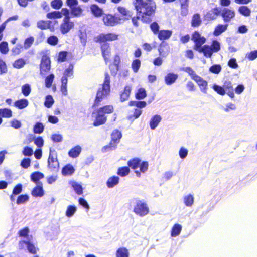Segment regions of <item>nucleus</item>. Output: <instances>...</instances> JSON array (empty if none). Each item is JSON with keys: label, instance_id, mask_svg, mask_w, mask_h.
<instances>
[{"label": "nucleus", "instance_id": "f257e3e1", "mask_svg": "<svg viewBox=\"0 0 257 257\" xmlns=\"http://www.w3.org/2000/svg\"><path fill=\"white\" fill-rule=\"evenodd\" d=\"M134 5L142 17V20L145 22L150 21V17L154 15L156 10V4L152 0H136Z\"/></svg>", "mask_w": 257, "mask_h": 257}, {"label": "nucleus", "instance_id": "f03ea898", "mask_svg": "<svg viewBox=\"0 0 257 257\" xmlns=\"http://www.w3.org/2000/svg\"><path fill=\"white\" fill-rule=\"evenodd\" d=\"M110 91V77L108 73H106L103 84L102 87L98 89L97 93L95 104L97 105L103 98L107 97Z\"/></svg>", "mask_w": 257, "mask_h": 257}, {"label": "nucleus", "instance_id": "7ed1b4c3", "mask_svg": "<svg viewBox=\"0 0 257 257\" xmlns=\"http://www.w3.org/2000/svg\"><path fill=\"white\" fill-rule=\"evenodd\" d=\"M127 164L132 169L135 170V173L138 177H140V172L145 173L148 168V163L147 162H141V160L139 158H134L130 160Z\"/></svg>", "mask_w": 257, "mask_h": 257}, {"label": "nucleus", "instance_id": "20e7f679", "mask_svg": "<svg viewBox=\"0 0 257 257\" xmlns=\"http://www.w3.org/2000/svg\"><path fill=\"white\" fill-rule=\"evenodd\" d=\"M134 212L136 215L143 217L149 213V208L145 202L141 200H137L134 207Z\"/></svg>", "mask_w": 257, "mask_h": 257}, {"label": "nucleus", "instance_id": "39448f33", "mask_svg": "<svg viewBox=\"0 0 257 257\" xmlns=\"http://www.w3.org/2000/svg\"><path fill=\"white\" fill-rule=\"evenodd\" d=\"M192 40L194 42L195 45L194 49L195 50H199L201 46L205 43L206 39L202 36L197 31L195 32L193 35Z\"/></svg>", "mask_w": 257, "mask_h": 257}, {"label": "nucleus", "instance_id": "423d86ee", "mask_svg": "<svg viewBox=\"0 0 257 257\" xmlns=\"http://www.w3.org/2000/svg\"><path fill=\"white\" fill-rule=\"evenodd\" d=\"M50 68L51 61L49 58L46 55L43 56L40 64V74L45 75L50 70Z\"/></svg>", "mask_w": 257, "mask_h": 257}, {"label": "nucleus", "instance_id": "0eeeda50", "mask_svg": "<svg viewBox=\"0 0 257 257\" xmlns=\"http://www.w3.org/2000/svg\"><path fill=\"white\" fill-rule=\"evenodd\" d=\"M48 163L49 168L52 170L57 169L59 167V164L57 160V156L55 152H53L51 149L50 150Z\"/></svg>", "mask_w": 257, "mask_h": 257}, {"label": "nucleus", "instance_id": "6e6552de", "mask_svg": "<svg viewBox=\"0 0 257 257\" xmlns=\"http://www.w3.org/2000/svg\"><path fill=\"white\" fill-rule=\"evenodd\" d=\"M120 19L111 14L105 15L103 16V21L105 25L113 26L118 24Z\"/></svg>", "mask_w": 257, "mask_h": 257}, {"label": "nucleus", "instance_id": "1a4fd4ad", "mask_svg": "<svg viewBox=\"0 0 257 257\" xmlns=\"http://www.w3.org/2000/svg\"><path fill=\"white\" fill-rule=\"evenodd\" d=\"M96 39L97 41L104 43L106 41H114L117 39V35L113 33L101 34L97 37Z\"/></svg>", "mask_w": 257, "mask_h": 257}, {"label": "nucleus", "instance_id": "9d476101", "mask_svg": "<svg viewBox=\"0 0 257 257\" xmlns=\"http://www.w3.org/2000/svg\"><path fill=\"white\" fill-rule=\"evenodd\" d=\"M74 26V24L72 22L68 20V18H64L63 22L60 26V30L62 34H66L68 33Z\"/></svg>", "mask_w": 257, "mask_h": 257}, {"label": "nucleus", "instance_id": "9b49d317", "mask_svg": "<svg viewBox=\"0 0 257 257\" xmlns=\"http://www.w3.org/2000/svg\"><path fill=\"white\" fill-rule=\"evenodd\" d=\"M23 244H25L27 245V249L30 253L34 254L37 253L38 249L37 248L35 245L31 243L30 239H29L28 240H23L20 241V248H22L23 247Z\"/></svg>", "mask_w": 257, "mask_h": 257}, {"label": "nucleus", "instance_id": "f8f14e48", "mask_svg": "<svg viewBox=\"0 0 257 257\" xmlns=\"http://www.w3.org/2000/svg\"><path fill=\"white\" fill-rule=\"evenodd\" d=\"M193 80L197 83L200 87V90L202 92L206 93L208 85L207 81L204 80L203 78L198 75L195 76Z\"/></svg>", "mask_w": 257, "mask_h": 257}, {"label": "nucleus", "instance_id": "ddd939ff", "mask_svg": "<svg viewBox=\"0 0 257 257\" xmlns=\"http://www.w3.org/2000/svg\"><path fill=\"white\" fill-rule=\"evenodd\" d=\"M224 21L229 22L235 16V12L232 10L224 8L221 13Z\"/></svg>", "mask_w": 257, "mask_h": 257}, {"label": "nucleus", "instance_id": "4468645a", "mask_svg": "<svg viewBox=\"0 0 257 257\" xmlns=\"http://www.w3.org/2000/svg\"><path fill=\"white\" fill-rule=\"evenodd\" d=\"M178 78V75L172 72L167 73L164 77V81L166 85H170L174 83Z\"/></svg>", "mask_w": 257, "mask_h": 257}, {"label": "nucleus", "instance_id": "2eb2a0df", "mask_svg": "<svg viewBox=\"0 0 257 257\" xmlns=\"http://www.w3.org/2000/svg\"><path fill=\"white\" fill-rule=\"evenodd\" d=\"M106 120V117L102 112V110H98L96 119L93 123L94 126H98L104 124Z\"/></svg>", "mask_w": 257, "mask_h": 257}, {"label": "nucleus", "instance_id": "dca6fc26", "mask_svg": "<svg viewBox=\"0 0 257 257\" xmlns=\"http://www.w3.org/2000/svg\"><path fill=\"white\" fill-rule=\"evenodd\" d=\"M162 120V117L158 114L153 115L149 121L150 127L151 130H155L159 125Z\"/></svg>", "mask_w": 257, "mask_h": 257}, {"label": "nucleus", "instance_id": "f3484780", "mask_svg": "<svg viewBox=\"0 0 257 257\" xmlns=\"http://www.w3.org/2000/svg\"><path fill=\"white\" fill-rule=\"evenodd\" d=\"M159 55L162 57H166L169 53V48L166 43L162 42L158 48Z\"/></svg>", "mask_w": 257, "mask_h": 257}, {"label": "nucleus", "instance_id": "a211bd4d", "mask_svg": "<svg viewBox=\"0 0 257 257\" xmlns=\"http://www.w3.org/2000/svg\"><path fill=\"white\" fill-rule=\"evenodd\" d=\"M199 50H197L199 53H203L204 56L206 57H211L212 53H213L211 48L208 45H205L203 47H201Z\"/></svg>", "mask_w": 257, "mask_h": 257}, {"label": "nucleus", "instance_id": "6ab92c4d", "mask_svg": "<svg viewBox=\"0 0 257 257\" xmlns=\"http://www.w3.org/2000/svg\"><path fill=\"white\" fill-rule=\"evenodd\" d=\"M172 34V31L169 30H160L158 34V38L160 40H165L169 39Z\"/></svg>", "mask_w": 257, "mask_h": 257}, {"label": "nucleus", "instance_id": "aec40b11", "mask_svg": "<svg viewBox=\"0 0 257 257\" xmlns=\"http://www.w3.org/2000/svg\"><path fill=\"white\" fill-rule=\"evenodd\" d=\"M32 195L35 197H42L44 195L42 183L38 182L37 186L32 191Z\"/></svg>", "mask_w": 257, "mask_h": 257}, {"label": "nucleus", "instance_id": "412c9836", "mask_svg": "<svg viewBox=\"0 0 257 257\" xmlns=\"http://www.w3.org/2000/svg\"><path fill=\"white\" fill-rule=\"evenodd\" d=\"M101 51L104 59L107 61L110 56V49L108 43H104L101 46Z\"/></svg>", "mask_w": 257, "mask_h": 257}, {"label": "nucleus", "instance_id": "4be33fe9", "mask_svg": "<svg viewBox=\"0 0 257 257\" xmlns=\"http://www.w3.org/2000/svg\"><path fill=\"white\" fill-rule=\"evenodd\" d=\"M28 105L29 101L26 99H21L15 101L14 103V106L20 109L26 108Z\"/></svg>", "mask_w": 257, "mask_h": 257}, {"label": "nucleus", "instance_id": "5701e85b", "mask_svg": "<svg viewBox=\"0 0 257 257\" xmlns=\"http://www.w3.org/2000/svg\"><path fill=\"white\" fill-rule=\"evenodd\" d=\"M228 25L227 24L222 25H218L215 28L213 32V34L215 36H219L222 33L225 31L227 30Z\"/></svg>", "mask_w": 257, "mask_h": 257}, {"label": "nucleus", "instance_id": "b1692460", "mask_svg": "<svg viewBox=\"0 0 257 257\" xmlns=\"http://www.w3.org/2000/svg\"><path fill=\"white\" fill-rule=\"evenodd\" d=\"M116 257H129L128 250L125 247L119 248L116 251Z\"/></svg>", "mask_w": 257, "mask_h": 257}, {"label": "nucleus", "instance_id": "393cba45", "mask_svg": "<svg viewBox=\"0 0 257 257\" xmlns=\"http://www.w3.org/2000/svg\"><path fill=\"white\" fill-rule=\"evenodd\" d=\"M202 23L200 15L197 13L192 16L191 21V25L193 27H196L199 26Z\"/></svg>", "mask_w": 257, "mask_h": 257}, {"label": "nucleus", "instance_id": "a878e982", "mask_svg": "<svg viewBox=\"0 0 257 257\" xmlns=\"http://www.w3.org/2000/svg\"><path fill=\"white\" fill-rule=\"evenodd\" d=\"M119 178L117 176H113L110 177L107 182L106 184L108 188H112L115 185H117L119 183Z\"/></svg>", "mask_w": 257, "mask_h": 257}, {"label": "nucleus", "instance_id": "bb28decb", "mask_svg": "<svg viewBox=\"0 0 257 257\" xmlns=\"http://www.w3.org/2000/svg\"><path fill=\"white\" fill-rule=\"evenodd\" d=\"M131 92V87L127 86L124 88L123 92L120 94V100L123 102L127 100Z\"/></svg>", "mask_w": 257, "mask_h": 257}, {"label": "nucleus", "instance_id": "cd10ccee", "mask_svg": "<svg viewBox=\"0 0 257 257\" xmlns=\"http://www.w3.org/2000/svg\"><path fill=\"white\" fill-rule=\"evenodd\" d=\"M73 167L71 165H67L64 167L62 170V173L64 176L72 175L74 172Z\"/></svg>", "mask_w": 257, "mask_h": 257}, {"label": "nucleus", "instance_id": "c85d7f7f", "mask_svg": "<svg viewBox=\"0 0 257 257\" xmlns=\"http://www.w3.org/2000/svg\"><path fill=\"white\" fill-rule=\"evenodd\" d=\"M81 151V147L80 146H77L70 150L69 155L72 158H76L79 156Z\"/></svg>", "mask_w": 257, "mask_h": 257}, {"label": "nucleus", "instance_id": "c756f323", "mask_svg": "<svg viewBox=\"0 0 257 257\" xmlns=\"http://www.w3.org/2000/svg\"><path fill=\"white\" fill-rule=\"evenodd\" d=\"M70 184L77 194L81 195L83 193V188L80 184L75 181H71Z\"/></svg>", "mask_w": 257, "mask_h": 257}, {"label": "nucleus", "instance_id": "7c9ffc66", "mask_svg": "<svg viewBox=\"0 0 257 257\" xmlns=\"http://www.w3.org/2000/svg\"><path fill=\"white\" fill-rule=\"evenodd\" d=\"M182 230V226L178 224H175L172 229L171 236L172 237H176L178 236Z\"/></svg>", "mask_w": 257, "mask_h": 257}, {"label": "nucleus", "instance_id": "2f4dec72", "mask_svg": "<svg viewBox=\"0 0 257 257\" xmlns=\"http://www.w3.org/2000/svg\"><path fill=\"white\" fill-rule=\"evenodd\" d=\"M183 200L186 206L191 207L194 203V197L192 195L189 194L184 197Z\"/></svg>", "mask_w": 257, "mask_h": 257}, {"label": "nucleus", "instance_id": "473e14b6", "mask_svg": "<svg viewBox=\"0 0 257 257\" xmlns=\"http://www.w3.org/2000/svg\"><path fill=\"white\" fill-rule=\"evenodd\" d=\"M77 211V208L74 205L68 206L66 211V216L68 217H71Z\"/></svg>", "mask_w": 257, "mask_h": 257}, {"label": "nucleus", "instance_id": "72a5a7b5", "mask_svg": "<svg viewBox=\"0 0 257 257\" xmlns=\"http://www.w3.org/2000/svg\"><path fill=\"white\" fill-rule=\"evenodd\" d=\"M25 64V60L22 58H20L15 61L13 64V66L15 68L20 69L21 68H23Z\"/></svg>", "mask_w": 257, "mask_h": 257}, {"label": "nucleus", "instance_id": "f704fd0d", "mask_svg": "<svg viewBox=\"0 0 257 257\" xmlns=\"http://www.w3.org/2000/svg\"><path fill=\"white\" fill-rule=\"evenodd\" d=\"M238 11L241 14L246 17L249 16L251 14L250 10L247 6H245L240 7Z\"/></svg>", "mask_w": 257, "mask_h": 257}, {"label": "nucleus", "instance_id": "c9c22d12", "mask_svg": "<svg viewBox=\"0 0 257 257\" xmlns=\"http://www.w3.org/2000/svg\"><path fill=\"white\" fill-rule=\"evenodd\" d=\"M112 141L115 143H118L120 139L121 138V133L118 130H115L113 132L111 135Z\"/></svg>", "mask_w": 257, "mask_h": 257}, {"label": "nucleus", "instance_id": "e433bc0d", "mask_svg": "<svg viewBox=\"0 0 257 257\" xmlns=\"http://www.w3.org/2000/svg\"><path fill=\"white\" fill-rule=\"evenodd\" d=\"M68 80L65 77H62L61 79V91L62 94L64 95H66L67 94V84Z\"/></svg>", "mask_w": 257, "mask_h": 257}, {"label": "nucleus", "instance_id": "4c0bfd02", "mask_svg": "<svg viewBox=\"0 0 257 257\" xmlns=\"http://www.w3.org/2000/svg\"><path fill=\"white\" fill-rule=\"evenodd\" d=\"M82 12V9L80 8V7L78 6V5L71 8V14L74 16L75 17L80 16L81 15Z\"/></svg>", "mask_w": 257, "mask_h": 257}, {"label": "nucleus", "instance_id": "58836bf2", "mask_svg": "<svg viewBox=\"0 0 257 257\" xmlns=\"http://www.w3.org/2000/svg\"><path fill=\"white\" fill-rule=\"evenodd\" d=\"M90 9L92 13L96 16H100L102 14V10L96 5H92Z\"/></svg>", "mask_w": 257, "mask_h": 257}, {"label": "nucleus", "instance_id": "ea45409f", "mask_svg": "<svg viewBox=\"0 0 257 257\" xmlns=\"http://www.w3.org/2000/svg\"><path fill=\"white\" fill-rule=\"evenodd\" d=\"M118 10L120 13H121L123 16H125V19H128L129 18L132 16L131 12H130L124 7H119L118 8Z\"/></svg>", "mask_w": 257, "mask_h": 257}, {"label": "nucleus", "instance_id": "a19ab883", "mask_svg": "<svg viewBox=\"0 0 257 257\" xmlns=\"http://www.w3.org/2000/svg\"><path fill=\"white\" fill-rule=\"evenodd\" d=\"M0 116L3 117L9 118L12 116V112L10 109H0Z\"/></svg>", "mask_w": 257, "mask_h": 257}, {"label": "nucleus", "instance_id": "79ce46f5", "mask_svg": "<svg viewBox=\"0 0 257 257\" xmlns=\"http://www.w3.org/2000/svg\"><path fill=\"white\" fill-rule=\"evenodd\" d=\"M44 177V175L39 172H35L31 175V180L35 182H37L40 179Z\"/></svg>", "mask_w": 257, "mask_h": 257}, {"label": "nucleus", "instance_id": "37998d69", "mask_svg": "<svg viewBox=\"0 0 257 257\" xmlns=\"http://www.w3.org/2000/svg\"><path fill=\"white\" fill-rule=\"evenodd\" d=\"M146 96V92L144 88H141L138 89L136 93V98L137 99H144Z\"/></svg>", "mask_w": 257, "mask_h": 257}, {"label": "nucleus", "instance_id": "c03bdc74", "mask_svg": "<svg viewBox=\"0 0 257 257\" xmlns=\"http://www.w3.org/2000/svg\"><path fill=\"white\" fill-rule=\"evenodd\" d=\"M31 86L28 84H24L22 87V92L25 96H28L31 93Z\"/></svg>", "mask_w": 257, "mask_h": 257}, {"label": "nucleus", "instance_id": "a18cd8bd", "mask_svg": "<svg viewBox=\"0 0 257 257\" xmlns=\"http://www.w3.org/2000/svg\"><path fill=\"white\" fill-rule=\"evenodd\" d=\"M141 66V61L139 59L134 60L132 63V68L135 73H137Z\"/></svg>", "mask_w": 257, "mask_h": 257}, {"label": "nucleus", "instance_id": "49530a36", "mask_svg": "<svg viewBox=\"0 0 257 257\" xmlns=\"http://www.w3.org/2000/svg\"><path fill=\"white\" fill-rule=\"evenodd\" d=\"M73 65L70 64L68 67L65 70L64 75L62 77H65L67 79L68 77H70L73 75Z\"/></svg>", "mask_w": 257, "mask_h": 257}, {"label": "nucleus", "instance_id": "de8ad7c7", "mask_svg": "<svg viewBox=\"0 0 257 257\" xmlns=\"http://www.w3.org/2000/svg\"><path fill=\"white\" fill-rule=\"evenodd\" d=\"M44 126L42 123L37 122L34 127V132L37 134H41L44 130Z\"/></svg>", "mask_w": 257, "mask_h": 257}, {"label": "nucleus", "instance_id": "09e8293b", "mask_svg": "<svg viewBox=\"0 0 257 257\" xmlns=\"http://www.w3.org/2000/svg\"><path fill=\"white\" fill-rule=\"evenodd\" d=\"M221 108L226 112L235 110L236 108L235 105L232 103H228L225 106H222Z\"/></svg>", "mask_w": 257, "mask_h": 257}, {"label": "nucleus", "instance_id": "8fccbe9b", "mask_svg": "<svg viewBox=\"0 0 257 257\" xmlns=\"http://www.w3.org/2000/svg\"><path fill=\"white\" fill-rule=\"evenodd\" d=\"M54 75L53 74L48 76L45 79V86L47 88H50L53 82Z\"/></svg>", "mask_w": 257, "mask_h": 257}, {"label": "nucleus", "instance_id": "3c124183", "mask_svg": "<svg viewBox=\"0 0 257 257\" xmlns=\"http://www.w3.org/2000/svg\"><path fill=\"white\" fill-rule=\"evenodd\" d=\"M130 169L127 167L119 168L118 170V174L121 176H125L128 174Z\"/></svg>", "mask_w": 257, "mask_h": 257}, {"label": "nucleus", "instance_id": "603ef678", "mask_svg": "<svg viewBox=\"0 0 257 257\" xmlns=\"http://www.w3.org/2000/svg\"><path fill=\"white\" fill-rule=\"evenodd\" d=\"M213 52H217L220 49V44L216 40H214L212 44L210 46Z\"/></svg>", "mask_w": 257, "mask_h": 257}, {"label": "nucleus", "instance_id": "864d4df0", "mask_svg": "<svg viewBox=\"0 0 257 257\" xmlns=\"http://www.w3.org/2000/svg\"><path fill=\"white\" fill-rule=\"evenodd\" d=\"M182 70L188 73L192 79H194L195 76H197L194 71L190 67L183 68Z\"/></svg>", "mask_w": 257, "mask_h": 257}, {"label": "nucleus", "instance_id": "5fc2aeb1", "mask_svg": "<svg viewBox=\"0 0 257 257\" xmlns=\"http://www.w3.org/2000/svg\"><path fill=\"white\" fill-rule=\"evenodd\" d=\"M47 17L49 19L60 18L62 17V14L59 11H54L48 13Z\"/></svg>", "mask_w": 257, "mask_h": 257}, {"label": "nucleus", "instance_id": "6e6d98bb", "mask_svg": "<svg viewBox=\"0 0 257 257\" xmlns=\"http://www.w3.org/2000/svg\"><path fill=\"white\" fill-rule=\"evenodd\" d=\"M9 51L8 44L6 42H3L0 44V52L6 54Z\"/></svg>", "mask_w": 257, "mask_h": 257}, {"label": "nucleus", "instance_id": "4d7b16f0", "mask_svg": "<svg viewBox=\"0 0 257 257\" xmlns=\"http://www.w3.org/2000/svg\"><path fill=\"white\" fill-rule=\"evenodd\" d=\"M213 89L218 94L221 95H224L225 94V90L224 87L220 86L217 85H214L213 86Z\"/></svg>", "mask_w": 257, "mask_h": 257}, {"label": "nucleus", "instance_id": "13d9d810", "mask_svg": "<svg viewBox=\"0 0 257 257\" xmlns=\"http://www.w3.org/2000/svg\"><path fill=\"white\" fill-rule=\"evenodd\" d=\"M221 70V67L220 65L215 64L209 68V71L213 73L218 74Z\"/></svg>", "mask_w": 257, "mask_h": 257}, {"label": "nucleus", "instance_id": "bf43d9fd", "mask_svg": "<svg viewBox=\"0 0 257 257\" xmlns=\"http://www.w3.org/2000/svg\"><path fill=\"white\" fill-rule=\"evenodd\" d=\"M47 43L51 45H56L58 42V38L55 36H51L48 38Z\"/></svg>", "mask_w": 257, "mask_h": 257}, {"label": "nucleus", "instance_id": "052dcab7", "mask_svg": "<svg viewBox=\"0 0 257 257\" xmlns=\"http://www.w3.org/2000/svg\"><path fill=\"white\" fill-rule=\"evenodd\" d=\"M34 41V38L33 37H30L27 38L24 42V48L26 49L30 48L33 44Z\"/></svg>", "mask_w": 257, "mask_h": 257}, {"label": "nucleus", "instance_id": "680f3d73", "mask_svg": "<svg viewBox=\"0 0 257 257\" xmlns=\"http://www.w3.org/2000/svg\"><path fill=\"white\" fill-rule=\"evenodd\" d=\"M54 103V100L51 95L47 96L45 102V106L48 108H50Z\"/></svg>", "mask_w": 257, "mask_h": 257}, {"label": "nucleus", "instance_id": "e2e57ef3", "mask_svg": "<svg viewBox=\"0 0 257 257\" xmlns=\"http://www.w3.org/2000/svg\"><path fill=\"white\" fill-rule=\"evenodd\" d=\"M99 110H102V112L105 113H110L113 111V107L112 105H107L103 107H101Z\"/></svg>", "mask_w": 257, "mask_h": 257}, {"label": "nucleus", "instance_id": "0e129e2a", "mask_svg": "<svg viewBox=\"0 0 257 257\" xmlns=\"http://www.w3.org/2000/svg\"><path fill=\"white\" fill-rule=\"evenodd\" d=\"M29 199L28 196L26 195H21L19 196L17 200V203L18 204H21L25 203Z\"/></svg>", "mask_w": 257, "mask_h": 257}, {"label": "nucleus", "instance_id": "69168bd1", "mask_svg": "<svg viewBox=\"0 0 257 257\" xmlns=\"http://www.w3.org/2000/svg\"><path fill=\"white\" fill-rule=\"evenodd\" d=\"M150 28L154 34H158L160 31V27L157 23L153 22V23H152L150 25Z\"/></svg>", "mask_w": 257, "mask_h": 257}, {"label": "nucleus", "instance_id": "338daca9", "mask_svg": "<svg viewBox=\"0 0 257 257\" xmlns=\"http://www.w3.org/2000/svg\"><path fill=\"white\" fill-rule=\"evenodd\" d=\"M49 24L47 21H39L37 22V27L41 29H46L49 28Z\"/></svg>", "mask_w": 257, "mask_h": 257}, {"label": "nucleus", "instance_id": "774afa93", "mask_svg": "<svg viewBox=\"0 0 257 257\" xmlns=\"http://www.w3.org/2000/svg\"><path fill=\"white\" fill-rule=\"evenodd\" d=\"M246 57L249 60H254L257 58V50L251 51L246 55Z\"/></svg>", "mask_w": 257, "mask_h": 257}]
</instances>
